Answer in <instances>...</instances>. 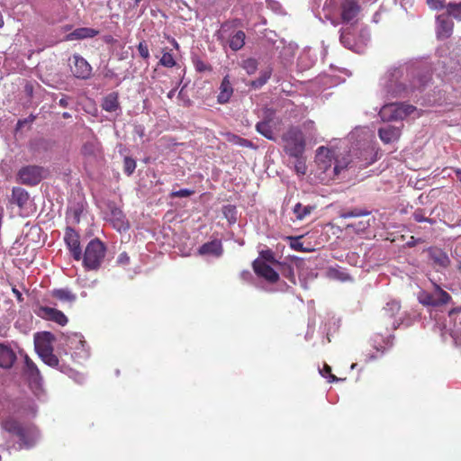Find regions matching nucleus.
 I'll list each match as a JSON object with an SVG mask.
<instances>
[{
	"label": "nucleus",
	"instance_id": "f257e3e1",
	"mask_svg": "<svg viewBox=\"0 0 461 461\" xmlns=\"http://www.w3.org/2000/svg\"><path fill=\"white\" fill-rule=\"evenodd\" d=\"M431 79L429 72L405 65L391 67L381 79L384 93L393 98H405L414 91H420Z\"/></svg>",
	"mask_w": 461,
	"mask_h": 461
},
{
	"label": "nucleus",
	"instance_id": "f03ea898",
	"mask_svg": "<svg viewBox=\"0 0 461 461\" xmlns=\"http://www.w3.org/2000/svg\"><path fill=\"white\" fill-rule=\"evenodd\" d=\"M2 429L16 438L20 448L30 449L40 439V431L32 423H23L13 416H8L1 423Z\"/></svg>",
	"mask_w": 461,
	"mask_h": 461
},
{
	"label": "nucleus",
	"instance_id": "7ed1b4c3",
	"mask_svg": "<svg viewBox=\"0 0 461 461\" xmlns=\"http://www.w3.org/2000/svg\"><path fill=\"white\" fill-rule=\"evenodd\" d=\"M106 247L104 242L98 239L90 240L84 253L82 252V265L86 271L98 270L104 259Z\"/></svg>",
	"mask_w": 461,
	"mask_h": 461
},
{
	"label": "nucleus",
	"instance_id": "20e7f679",
	"mask_svg": "<svg viewBox=\"0 0 461 461\" xmlns=\"http://www.w3.org/2000/svg\"><path fill=\"white\" fill-rule=\"evenodd\" d=\"M281 139L284 142V150L288 156L295 158H303L306 141L304 134L299 127H290L283 133Z\"/></svg>",
	"mask_w": 461,
	"mask_h": 461
},
{
	"label": "nucleus",
	"instance_id": "39448f33",
	"mask_svg": "<svg viewBox=\"0 0 461 461\" xmlns=\"http://www.w3.org/2000/svg\"><path fill=\"white\" fill-rule=\"evenodd\" d=\"M67 227L66 230H76V228L87 226L90 223V216L85 208V203L80 201L71 202L67 211Z\"/></svg>",
	"mask_w": 461,
	"mask_h": 461
},
{
	"label": "nucleus",
	"instance_id": "423d86ee",
	"mask_svg": "<svg viewBox=\"0 0 461 461\" xmlns=\"http://www.w3.org/2000/svg\"><path fill=\"white\" fill-rule=\"evenodd\" d=\"M415 107L404 103L384 104L379 115L384 122L402 121L415 111Z\"/></svg>",
	"mask_w": 461,
	"mask_h": 461
},
{
	"label": "nucleus",
	"instance_id": "0eeeda50",
	"mask_svg": "<svg viewBox=\"0 0 461 461\" xmlns=\"http://www.w3.org/2000/svg\"><path fill=\"white\" fill-rule=\"evenodd\" d=\"M48 170L41 166L29 165L23 167L17 174L19 181L23 185L33 186L37 185L46 177Z\"/></svg>",
	"mask_w": 461,
	"mask_h": 461
},
{
	"label": "nucleus",
	"instance_id": "6e6552de",
	"mask_svg": "<svg viewBox=\"0 0 461 461\" xmlns=\"http://www.w3.org/2000/svg\"><path fill=\"white\" fill-rule=\"evenodd\" d=\"M436 289L438 293V298H436L432 294L421 291L418 295L419 302L426 306H439L447 304L451 301L452 297L448 293L444 291L438 285H436Z\"/></svg>",
	"mask_w": 461,
	"mask_h": 461
},
{
	"label": "nucleus",
	"instance_id": "1a4fd4ad",
	"mask_svg": "<svg viewBox=\"0 0 461 461\" xmlns=\"http://www.w3.org/2000/svg\"><path fill=\"white\" fill-rule=\"evenodd\" d=\"M253 269L256 275L264 278L270 284H275L279 280V274L272 266L267 264L264 260L256 259L253 262Z\"/></svg>",
	"mask_w": 461,
	"mask_h": 461
},
{
	"label": "nucleus",
	"instance_id": "9d476101",
	"mask_svg": "<svg viewBox=\"0 0 461 461\" xmlns=\"http://www.w3.org/2000/svg\"><path fill=\"white\" fill-rule=\"evenodd\" d=\"M350 216L353 217L352 221L348 223L346 229H353V230L363 231L371 228V221L374 223L375 219L370 212L355 213L351 212Z\"/></svg>",
	"mask_w": 461,
	"mask_h": 461
},
{
	"label": "nucleus",
	"instance_id": "9b49d317",
	"mask_svg": "<svg viewBox=\"0 0 461 461\" xmlns=\"http://www.w3.org/2000/svg\"><path fill=\"white\" fill-rule=\"evenodd\" d=\"M74 68H71L72 74L78 79H88L92 75V67L79 54L73 55Z\"/></svg>",
	"mask_w": 461,
	"mask_h": 461
},
{
	"label": "nucleus",
	"instance_id": "f8f14e48",
	"mask_svg": "<svg viewBox=\"0 0 461 461\" xmlns=\"http://www.w3.org/2000/svg\"><path fill=\"white\" fill-rule=\"evenodd\" d=\"M36 313L41 318L54 321L61 326H65L68 321L67 316L61 311L48 306H40Z\"/></svg>",
	"mask_w": 461,
	"mask_h": 461
},
{
	"label": "nucleus",
	"instance_id": "ddd939ff",
	"mask_svg": "<svg viewBox=\"0 0 461 461\" xmlns=\"http://www.w3.org/2000/svg\"><path fill=\"white\" fill-rule=\"evenodd\" d=\"M54 336L49 331L36 333L34 336L35 350L39 356L53 351L52 342Z\"/></svg>",
	"mask_w": 461,
	"mask_h": 461
},
{
	"label": "nucleus",
	"instance_id": "4468645a",
	"mask_svg": "<svg viewBox=\"0 0 461 461\" xmlns=\"http://www.w3.org/2000/svg\"><path fill=\"white\" fill-rule=\"evenodd\" d=\"M64 240L70 251L72 258L76 261H79L82 258V248L80 245L79 232H66Z\"/></svg>",
	"mask_w": 461,
	"mask_h": 461
},
{
	"label": "nucleus",
	"instance_id": "2eb2a0df",
	"mask_svg": "<svg viewBox=\"0 0 461 461\" xmlns=\"http://www.w3.org/2000/svg\"><path fill=\"white\" fill-rule=\"evenodd\" d=\"M340 10L343 23H350L358 14L360 6L356 0H342Z\"/></svg>",
	"mask_w": 461,
	"mask_h": 461
},
{
	"label": "nucleus",
	"instance_id": "dca6fc26",
	"mask_svg": "<svg viewBox=\"0 0 461 461\" xmlns=\"http://www.w3.org/2000/svg\"><path fill=\"white\" fill-rule=\"evenodd\" d=\"M339 41L341 44L348 50L357 53L363 51V46L357 43L355 35L352 33V27H347L340 31Z\"/></svg>",
	"mask_w": 461,
	"mask_h": 461
},
{
	"label": "nucleus",
	"instance_id": "f3484780",
	"mask_svg": "<svg viewBox=\"0 0 461 461\" xmlns=\"http://www.w3.org/2000/svg\"><path fill=\"white\" fill-rule=\"evenodd\" d=\"M13 411L22 415L35 414L36 405L32 398H18L13 402Z\"/></svg>",
	"mask_w": 461,
	"mask_h": 461
},
{
	"label": "nucleus",
	"instance_id": "a211bd4d",
	"mask_svg": "<svg viewBox=\"0 0 461 461\" xmlns=\"http://www.w3.org/2000/svg\"><path fill=\"white\" fill-rule=\"evenodd\" d=\"M447 11L437 16V32L440 38H448L453 31L454 23L450 19Z\"/></svg>",
	"mask_w": 461,
	"mask_h": 461
},
{
	"label": "nucleus",
	"instance_id": "6ab92c4d",
	"mask_svg": "<svg viewBox=\"0 0 461 461\" xmlns=\"http://www.w3.org/2000/svg\"><path fill=\"white\" fill-rule=\"evenodd\" d=\"M429 253L435 268H447L450 265V258L447 254L441 249L432 247L429 249Z\"/></svg>",
	"mask_w": 461,
	"mask_h": 461
},
{
	"label": "nucleus",
	"instance_id": "aec40b11",
	"mask_svg": "<svg viewBox=\"0 0 461 461\" xmlns=\"http://www.w3.org/2000/svg\"><path fill=\"white\" fill-rule=\"evenodd\" d=\"M334 158V152L326 148L319 147L316 150V161L323 170H328L331 166L332 159Z\"/></svg>",
	"mask_w": 461,
	"mask_h": 461
},
{
	"label": "nucleus",
	"instance_id": "412c9836",
	"mask_svg": "<svg viewBox=\"0 0 461 461\" xmlns=\"http://www.w3.org/2000/svg\"><path fill=\"white\" fill-rule=\"evenodd\" d=\"M378 135L384 143L389 144L396 141L400 138L401 129L399 127L386 125L379 128Z\"/></svg>",
	"mask_w": 461,
	"mask_h": 461
},
{
	"label": "nucleus",
	"instance_id": "4be33fe9",
	"mask_svg": "<svg viewBox=\"0 0 461 461\" xmlns=\"http://www.w3.org/2000/svg\"><path fill=\"white\" fill-rule=\"evenodd\" d=\"M16 360L14 351L7 345L0 343V367L9 369Z\"/></svg>",
	"mask_w": 461,
	"mask_h": 461
},
{
	"label": "nucleus",
	"instance_id": "5701e85b",
	"mask_svg": "<svg viewBox=\"0 0 461 461\" xmlns=\"http://www.w3.org/2000/svg\"><path fill=\"white\" fill-rule=\"evenodd\" d=\"M198 252L203 256L220 257L222 254L221 241L213 240L206 242L199 248Z\"/></svg>",
	"mask_w": 461,
	"mask_h": 461
},
{
	"label": "nucleus",
	"instance_id": "b1692460",
	"mask_svg": "<svg viewBox=\"0 0 461 461\" xmlns=\"http://www.w3.org/2000/svg\"><path fill=\"white\" fill-rule=\"evenodd\" d=\"M24 375L30 383L39 384L41 376L35 363L28 357H24Z\"/></svg>",
	"mask_w": 461,
	"mask_h": 461
},
{
	"label": "nucleus",
	"instance_id": "393cba45",
	"mask_svg": "<svg viewBox=\"0 0 461 461\" xmlns=\"http://www.w3.org/2000/svg\"><path fill=\"white\" fill-rule=\"evenodd\" d=\"M99 34V31L89 27H80L75 29L73 32L66 36L68 41L84 40L94 38Z\"/></svg>",
	"mask_w": 461,
	"mask_h": 461
},
{
	"label": "nucleus",
	"instance_id": "a878e982",
	"mask_svg": "<svg viewBox=\"0 0 461 461\" xmlns=\"http://www.w3.org/2000/svg\"><path fill=\"white\" fill-rule=\"evenodd\" d=\"M233 94V88L229 79V76H225L221 83L220 86V94L217 96V101L219 104H226L229 102L230 98Z\"/></svg>",
	"mask_w": 461,
	"mask_h": 461
},
{
	"label": "nucleus",
	"instance_id": "bb28decb",
	"mask_svg": "<svg viewBox=\"0 0 461 461\" xmlns=\"http://www.w3.org/2000/svg\"><path fill=\"white\" fill-rule=\"evenodd\" d=\"M101 106L103 110L109 113L121 110L119 103V94L117 92H112L105 95L103 98Z\"/></svg>",
	"mask_w": 461,
	"mask_h": 461
},
{
	"label": "nucleus",
	"instance_id": "cd10ccee",
	"mask_svg": "<svg viewBox=\"0 0 461 461\" xmlns=\"http://www.w3.org/2000/svg\"><path fill=\"white\" fill-rule=\"evenodd\" d=\"M124 216L122 212L118 208H113L111 211V217L107 221L111 223V226L116 230H125L128 226L124 222Z\"/></svg>",
	"mask_w": 461,
	"mask_h": 461
},
{
	"label": "nucleus",
	"instance_id": "c85d7f7f",
	"mask_svg": "<svg viewBox=\"0 0 461 461\" xmlns=\"http://www.w3.org/2000/svg\"><path fill=\"white\" fill-rule=\"evenodd\" d=\"M246 35L243 31L235 32L230 38L229 46L234 50H240L245 44Z\"/></svg>",
	"mask_w": 461,
	"mask_h": 461
},
{
	"label": "nucleus",
	"instance_id": "c756f323",
	"mask_svg": "<svg viewBox=\"0 0 461 461\" xmlns=\"http://www.w3.org/2000/svg\"><path fill=\"white\" fill-rule=\"evenodd\" d=\"M12 200L19 207H23L29 200V194L21 187H14L12 192Z\"/></svg>",
	"mask_w": 461,
	"mask_h": 461
},
{
	"label": "nucleus",
	"instance_id": "7c9ffc66",
	"mask_svg": "<svg viewBox=\"0 0 461 461\" xmlns=\"http://www.w3.org/2000/svg\"><path fill=\"white\" fill-rule=\"evenodd\" d=\"M256 130L258 133L263 135L265 138L271 140H275V137L273 134V130H272V127H271L269 122H267V121L258 122L256 124Z\"/></svg>",
	"mask_w": 461,
	"mask_h": 461
},
{
	"label": "nucleus",
	"instance_id": "2f4dec72",
	"mask_svg": "<svg viewBox=\"0 0 461 461\" xmlns=\"http://www.w3.org/2000/svg\"><path fill=\"white\" fill-rule=\"evenodd\" d=\"M304 235H301L298 237H289L290 240V247L298 251H312L313 250V247L311 244L308 246H304L302 239H303Z\"/></svg>",
	"mask_w": 461,
	"mask_h": 461
},
{
	"label": "nucleus",
	"instance_id": "473e14b6",
	"mask_svg": "<svg viewBox=\"0 0 461 461\" xmlns=\"http://www.w3.org/2000/svg\"><path fill=\"white\" fill-rule=\"evenodd\" d=\"M271 74H272L271 68H267L265 70L260 71L259 77L258 78H256L255 80L251 81V83H250L251 87H253L254 89H258V88L262 87L267 82V80L270 78Z\"/></svg>",
	"mask_w": 461,
	"mask_h": 461
},
{
	"label": "nucleus",
	"instance_id": "72a5a7b5",
	"mask_svg": "<svg viewBox=\"0 0 461 461\" xmlns=\"http://www.w3.org/2000/svg\"><path fill=\"white\" fill-rule=\"evenodd\" d=\"M52 295L62 302H74L77 298V296L68 289L54 290Z\"/></svg>",
	"mask_w": 461,
	"mask_h": 461
},
{
	"label": "nucleus",
	"instance_id": "f704fd0d",
	"mask_svg": "<svg viewBox=\"0 0 461 461\" xmlns=\"http://www.w3.org/2000/svg\"><path fill=\"white\" fill-rule=\"evenodd\" d=\"M446 10L448 15L456 21H461V1L460 2H449L447 4Z\"/></svg>",
	"mask_w": 461,
	"mask_h": 461
},
{
	"label": "nucleus",
	"instance_id": "c9c22d12",
	"mask_svg": "<svg viewBox=\"0 0 461 461\" xmlns=\"http://www.w3.org/2000/svg\"><path fill=\"white\" fill-rule=\"evenodd\" d=\"M222 213L227 219L229 224H233L237 221V209L235 205L227 204L222 206Z\"/></svg>",
	"mask_w": 461,
	"mask_h": 461
},
{
	"label": "nucleus",
	"instance_id": "e433bc0d",
	"mask_svg": "<svg viewBox=\"0 0 461 461\" xmlns=\"http://www.w3.org/2000/svg\"><path fill=\"white\" fill-rule=\"evenodd\" d=\"M401 310V304L398 301L392 300L386 303L383 311L390 318L394 317Z\"/></svg>",
	"mask_w": 461,
	"mask_h": 461
},
{
	"label": "nucleus",
	"instance_id": "4c0bfd02",
	"mask_svg": "<svg viewBox=\"0 0 461 461\" xmlns=\"http://www.w3.org/2000/svg\"><path fill=\"white\" fill-rule=\"evenodd\" d=\"M228 140L230 142H232V143H234L236 145H239V146H241V147H246V148H250V149H256L257 148L251 140L244 139V138H241V137H240L238 135H235V134H230L228 136Z\"/></svg>",
	"mask_w": 461,
	"mask_h": 461
},
{
	"label": "nucleus",
	"instance_id": "58836bf2",
	"mask_svg": "<svg viewBox=\"0 0 461 461\" xmlns=\"http://www.w3.org/2000/svg\"><path fill=\"white\" fill-rule=\"evenodd\" d=\"M312 210V207L310 205L303 206L302 203H298L294 207V213L295 214L298 220L303 219L306 215L310 214Z\"/></svg>",
	"mask_w": 461,
	"mask_h": 461
},
{
	"label": "nucleus",
	"instance_id": "ea45409f",
	"mask_svg": "<svg viewBox=\"0 0 461 461\" xmlns=\"http://www.w3.org/2000/svg\"><path fill=\"white\" fill-rule=\"evenodd\" d=\"M258 259L264 260L267 264H271L273 266L280 265V262L276 260L274 253L271 249L261 250Z\"/></svg>",
	"mask_w": 461,
	"mask_h": 461
},
{
	"label": "nucleus",
	"instance_id": "a19ab883",
	"mask_svg": "<svg viewBox=\"0 0 461 461\" xmlns=\"http://www.w3.org/2000/svg\"><path fill=\"white\" fill-rule=\"evenodd\" d=\"M241 66L247 71V73L249 75H252L258 69V61L256 59L249 58V59L243 60Z\"/></svg>",
	"mask_w": 461,
	"mask_h": 461
},
{
	"label": "nucleus",
	"instance_id": "79ce46f5",
	"mask_svg": "<svg viewBox=\"0 0 461 461\" xmlns=\"http://www.w3.org/2000/svg\"><path fill=\"white\" fill-rule=\"evenodd\" d=\"M136 168V160L129 156H125L123 158V172L127 176H131Z\"/></svg>",
	"mask_w": 461,
	"mask_h": 461
},
{
	"label": "nucleus",
	"instance_id": "37998d69",
	"mask_svg": "<svg viewBox=\"0 0 461 461\" xmlns=\"http://www.w3.org/2000/svg\"><path fill=\"white\" fill-rule=\"evenodd\" d=\"M42 361L51 367H56L59 366V358L56 355L53 354V351H49L46 354L40 356Z\"/></svg>",
	"mask_w": 461,
	"mask_h": 461
},
{
	"label": "nucleus",
	"instance_id": "c03bdc74",
	"mask_svg": "<svg viewBox=\"0 0 461 461\" xmlns=\"http://www.w3.org/2000/svg\"><path fill=\"white\" fill-rule=\"evenodd\" d=\"M37 116L30 114L27 118L18 120L15 127V132L20 131L23 127L28 126L31 128L32 123L36 120Z\"/></svg>",
	"mask_w": 461,
	"mask_h": 461
},
{
	"label": "nucleus",
	"instance_id": "a18cd8bd",
	"mask_svg": "<svg viewBox=\"0 0 461 461\" xmlns=\"http://www.w3.org/2000/svg\"><path fill=\"white\" fill-rule=\"evenodd\" d=\"M159 63L166 68H173L176 65V61L169 52H164Z\"/></svg>",
	"mask_w": 461,
	"mask_h": 461
},
{
	"label": "nucleus",
	"instance_id": "49530a36",
	"mask_svg": "<svg viewBox=\"0 0 461 461\" xmlns=\"http://www.w3.org/2000/svg\"><path fill=\"white\" fill-rule=\"evenodd\" d=\"M279 267V270L282 272L283 276L288 278L290 281L294 282V275L292 267L289 265L282 264L277 265Z\"/></svg>",
	"mask_w": 461,
	"mask_h": 461
},
{
	"label": "nucleus",
	"instance_id": "de8ad7c7",
	"mask_svg": "<svg viewBox=\"0 0 461 461\" xmlns=\"http://www.w3.org/2000/svg\"><path fill=\"white\" fill-rule=\"evenodd\" d=\"M195 192L194 190H191V189H180L178 191H173L170 193L169 196L171 198H174V197H188L192 194H194Z\"/></svg>",
	"mask_w": 461,
	"mask_h": 461
},
{
	"label": "nucleus",
	"instance_id": "09e8293b",
	"mask_svg": "<svg viewBox=\"0 0 461 461\" xmlns=\"http://www.w3.org/2000/svg\"><path fill=\"white\" fill-rule=\"evenodd\" d=\"M427 5L434 10H441L446 8V0H427Z\"/></svg>",
	"mask_w": 461,
	"mask_h": 461
},
{
	"label": "nucleus",
	"instance_id": "8fccbe9b",
	"mask_svg": "<svg viewBox=\"0 0 461 461\" xmlns=\"http://www.w3.org/2000/svg\"><path fill=\"white\" fill-rule=\"evenodd\" d=\"M320 373L321 374L322 376H328L330 383L338 381L337 376L331 373V367L327 364H324L323 369L321 370Z\"/></svg>",
	"mask_w": 461,
	"mask_h": 461
},
{
	"label": "nucleus",
	"instance_id": "3c124183",
	"mask_svg": "<svg viewBox=\"0 0 461 461\" xmlns=\"http://www.w3.org/2000/svg\"><path fill=\"white\" fill-rule=\"evenodd\" d=\"M138 51L140 53V56L144 59H148L149 58V51L147 43L143 41L139 43L137 46Z\"/></svg>",
	"mask_w": 461,
	"mask_h": 461
},
{
	"label": "nucleus",
	"instance_id": "603ef678",
	"mask_svg": "<svg viewBox=\"0 0 461 461\" xmlns=\"http://www.w3.org/2000/svg\"><path fill=\"white\" fill-rule=\"evenodd\" d=\"M303 158H296L297 161L295 163V171L299 175H305L306 173V165L305 162L302 159Z\"/></svg>",
	"mask_w": 461,
	"mask_h": 461
},
{
	"label": "nucleus",
	"instance_id": "864d4df0",
	"mask_svg": "<svg viewBox=\"0 0 461 461\" xmlns=\"http://www.w3.org/2000/svg\"><path fill=\"white\" fill-rule=\"evenodd\" d=\"M194 63L195 69L198 72H204V71L212 69L210 65L204 63L203 61H202L200 59L194 60Z\"/></svg>",
	"mask_w": 461,
	"mask_h": 461
},
{
	"label": "nucleus",
	"instance_id": "5fc2aeb1",
	"mask_svg": "<svg viewBox=\"0 0 461 461\" xmlns=\"http://www.w3.org/2000/svg\"><path fill=\"white\" fill-rule=\"evenodd\" d=\"M413 218L418 222L431 221L430 219L425 217L424 212L421 210L415 211V212L413 213Z\"/></svg>",
	"mask_w": 461,
	"mask_h": 461
},
{
	"label": "nucleus",
	"instance_id": "6e6d98bb",
	"mask_svg": "<svg viewBox=\"0 0 461 461\" xmlns=\"http://www.w3.org/2000/svg\"><path fill=\"white\" fill-rule=\"evenodd\" d=\"M72 98L68 96V95H63L62 97L59 99V104L63 107V108H67L68 107L69 105V100H71Z\"/></svg>",
	"mask_w": 461,
	"mask_h": 461
},
{
	"label": "nucleus",
	"instance_id": "4d7b16f0",
	"mask_svg": "<svg viewBox=\"0 0 461 461\" xmlns=\"http://www.w3.org/2000/svg\"><path fill=\"white\" fill-rule=\"evenodd\" d=\"M83 153L85 155H92L94 153V145L92 143H86L83 146Z\"/></svg>",
	"mask_w": 461,
	"mask_h": 461
},
{
	"label": "nucleus",
	"instance_id": "13d9d810",
	"mask_svg": "<svg viewBox=\"0 0 461 461\" xmlns=\"http://www.w3.org/2000/svg\"><path fill=\"white\" fill-rule=\"evenodd\" d=\"M24 92L30 98L33 95V85L30 82H27L24 86Z\"/></svg>",
	"mask_w": 461,
	"mask_h": 461
},
{
	"label": "nucleus",
	"instance_id": "bf43d9fd",
	"mask_svg": "<svg viewBox=\"0 0 461 461\" xmlns=\"http://www.w3.org/2000/svg\"><path fill=\"white\" fill-rule=\"evenodd\" d=\"M117 261L120 264L127 265L130 262V258L126 253H122L119 255Z\"/></svg>",
	"mask_w": 461,
	"mask_h": 461
},
{
	"label": "nucleus",
	"instance_id": "052dcab7",
	"mask_svg": "<svg viewBox=\"0 0 461 461\" xmlns=\"http://www.w3.org/2000/svg\"><path fill=\"white\" fill-rule=\"evenodd\" d=\"M348 164L340 165L339 161L336 160L335 166H334V174L339 175L342 169L347 167Z\"/></svg>",
	"mask_w": 461,
	"mask_h": 461
},
{
	"label": "nucleus",
	"instance_id": "680f3d73",
	"mask_svg": "<svg viewBox=\"0 0 461 461\" xmlns=\"http://www.w3.org/2000/svg\"><path fill=\"white\" fill-rule=\"evenodd\" d=\"M459 309H460V306H459V307L453 308L452 310H450V311H449L448 315H449V316H452V315H453V314H455V313H459V312H461V311H460Z\"/></svg>",
	"mask_w": 461,
	"mask_h": 461
},
{
	"label": "nucleus",
	"instance_id": "e2e57ef3",
	"mask_svg": "<svg viewBox=\"0 0 461 461\" xmlns=\"http://www.w3.org/2000/svg\"><path fill=\"white\" fill-rule=\"evenodd\" d=\"M136 132H137L140 137H142V136H143V134H144V130H143V128H141L140 126H139V127H137V128H136Z\"/></svg>",
	"mask_w": 461,
	"mask_h": 461
},
{
	"label": "nucleus",
	"instance_id": "0e129e2a",
	"mask_svg": "<svg viewBox=\"0 0 461 461\" xmlns=\"http://www.w3.org/2000/svg\"><path fill=\"white\" fill-rule=\"evenodd\" d=\"M176 91V90L175 88H174V89H172V90H170V91L167 93V97H168L169 99H172V98L175 96Z\"/></svg>",
	"mask_w": 461,
	"mask_h": 461
},
{
	"label": "nucleus",
	"instance_id": "69168bd1",
	"mask_svg": "<svg viewBox=\"0 0 461 461\" xmlns=\"http://www.w3.org/2000/svg\"><path fill=\"white\" fill-rule=\"evenodd\" d=\"M62 117L64 119H69V118H71V114L69 113H68V112H65V113H62Z\"/></svg>",
	"mask_w": 461,
	"mask_h": 461
},
{
	"label": "nucleus",
	"instance_id": "338daca9",
	"mask_svg": "<svg viewBox=\"0 0 461 461\" xmlns=\"http://www.w3.org/2000/svg\"><path fill=\"white\" fill-rule=\"evenodd\" d=\"M455 172L458 180L461 182V169H456Z\"/></svg>",
	"mask_w": 461,
	"mask_h": 461
},
{
	"label": "nucleus",
	"instance_id": "774afa93",
	"mask_svg": "<svg viewBox=\"0 0 461 461\" xmlns=\"http://www.w3.org/2000/svg\"><path fill=\"white\" fill-rule=\"evenodd\" d=\"M171 43L173 44V46H174L176 49H178V48H179V45H178L177 41H176L175 39H172V40H171Z\"/></svg>",
	"mask_w": 461,
	"mask_h": 461
}]
</instances>
